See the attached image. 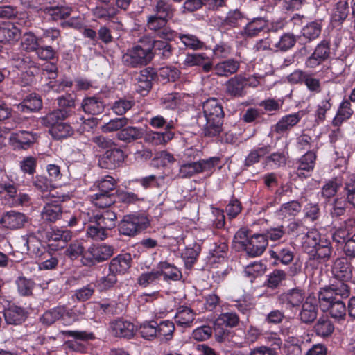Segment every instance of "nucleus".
Segmentation results:
<instances>
[{"label":"nucleus","mask_w":355,"mask_h":355,"mask_svg":"<svg viewBox=\"0 0 355 355\" xmlns=\"http://www.w3.org/2000/svg\"><path fill=\"white\" fill-rule=\"evenodd\" d=\"M315 334L322 338L330 336L334 331L332 322L327 317L320 318L313 327Z\"/></svg>","instance_id":"51"},{"label":"nucleus","mask_w":355,"mask_h":355,"mask_svg":"<svg viewBox=\"0 0 355 355\" xmlns=\"http://www.w3.org/2000/svg\"><path fill=\"white\" fill-rule=\"evenodd\" d=\"M83 111L87 114L98 115L105 110V104L102 98L96 96L85 97L81 103Z\"/></svg>","instance_id":"35"},{"label":"nucleus","mask_w":355,"mask_h":355,"mask_svg":"<svg viewBox=\"0 0 355 355\" xmlns=\"http://www.w3.org/2000/svg\"><path fill=\"white\" fill-rule=\"evenodd\" d=\"M329 202V213L332 218H338L345 214L348 203L347 199L336 198Z\"/></svg>","instance_id":"53"},{"label":"nucleus","mask_w":355,"mask_h":355,"mask_svg":"<svg viewBox=\"0 0 355 355\" xmlns=\"http://www.w3.org/2000/svg\"><path fill=\"white\" fill-rule=\"evenodd\" d=\"M171 41L160 38L154 40L151 47L148 48L151 54V60L153 57H157L161 60L171 59L175 50V48L170 44Z\"/></svg>","instance_id":"19"},{"label":"nucleus","mask_w":355,"mask_h":355,"mask_svg":"<svg viewBox=\"0 0 355 355\" xmlns=\"http://www.w3.org/2000/svg\"><path fill=\"white\" fill-rule=\"evenodd\" d=\"M39 41L34 33L26 32L21 37V49L28 53L35 52L37 57L43 60L54 59L57 54L56 50L52 46H40Z\"/></svg>","instance_id":"2"},{"label":"nucleus","mask_w":355,"mask_h":355,"mask_svg":"<svg viewBox=\"0 0 355 355\" xmlns=\"http://www.w3.org/2000/svg\"><path fill=\"white\" fill-rule=\"evenodd\" d=\"M239 318L238 315L233 312H227L220 314L214 322V332L218 340L226 339V329L220 326L225 325L226 327H235L239 324Z\"/></svg>","instance_id":"16"},{"label":"nucleus","mask_w":355,"mask_h":355,"mask_svg":"<svg viewBox=\"0 0 355 355\" xmlns=\"http://www.w3.org/2000/svg\"><path fill=\"white\" fill-rule=\"evenodd\" d=\"M21 31L12 23L0 24V43L12 44L20 38Z\"/></svg>","instance_id":"32"},{"label":"nucleus","mask_w":355,"mask_h":355,"mask_svg":"<svg viewBox=\"0 0 355 355\" xmlns=\"http://www.w3.org/2000/svg\"><path fill=\"white\" fill-rule=\"evenodd\" d=\"M110 328L112 334L119 338H132L136 331V328L133 323L123 319H118L110 322Z\"/></svg>","instance_id":"25"},{"label":"nucleus","mask_w":355,"mask_h":355,"mask_svg":"<svg viewBox=\"0 0 355 355\" xmlns=\"http://www.w3.org/2000/svg\"><path fill=\"white\" fill-rule=\"evenodd\" d=\"M76 96L74 94L67 93L57 98L58 107L49 112L47 121L53 122L57 119H67L73 113V109L76 107Z\"/></svg>","instance_id":"5"},{"label":"nucleus","mask_w":355,"mask_h":355,"mask_svg":"<svg viewBox=\"0 0 355 355\" xmlns=\"http://www.w3.org/2000/svg\"><path fill=\"white\" fill-rule=\"evenodd\" d=\"M318 301L321 310L328 312L332 318L338 321L345 319L347 308L344 300L318 297Z\"/></svg>","instance_id":"13"},{"label":"nucleus","mask_w":355,"mask_h":355,"mask_svg":"<svg viewBox=\"0 0 355 355\" xmlns=\"http://www.w3.org/2000/svg\"><path fill=\"white\" fill-rule=\"evenodd\" d=\"M239 68L240 62L234 58H230L214 65V71L218 76L227 77L235 74Z\"/></svg>","instance_id":"34"},{"label":"nucleus","mask_w":355,"mask_h":355,"mask_svg":"<svg viewBox=\"0 0 355 355\" xmlns=\"http://www.w3.org/2000/svg\"><path fill=\"white\" fill-rule=\"evenodd\" d=\"M15 284L19 294L21 296H30L33 293L35 282L31 279L19 276L15 280Z\"/></svg>","instance_id":"60"},{"label":"nucleus","mask_w":355,"mask_h":355,"mask_svg":"<svg viewBox=\"0 0 355 355\" xmlns=\"http://www.w3.org/2000/svg\"><path fill=\"white\" fill-rule=\"evenodd\" d=\"M342 186L341 180L336 177L326 181L321 187V197L325 202H330L331 199L336 196Z\"/></svg>","instance_id":"45"},{"label":"nucleus","mask_w":355,"mask_h":355,"mask_svg":"<svg viewBox=\"0 0 355 355\" xmlns=\"http://www.w3.org/2000/svg\"><path fill=\"white\" fill-rule=\"evenodd\" d=\"M116 138L126 144L132 143L144 137V130L140 127L127 125L116 135Z\"/></svg>","instance_id":"38"},{"label":"nucleus","mask_w":355,"mask_h":355,"mask_svg":"<svg viewBox=\"0 0 355 355\" xmlns=\"http://www.w3.org/2000/svg\"><path fill=\"white\" fill-rule=\"evenodd\" d=\"M28 221V217L26 214L14 210L5 212L0 218V224L12 230L23 228Z\"/></svg>","instance_id":"18"},{"label":"nucleus","mask_w":355,"mask_h":355,"mask_svg":"<svg viewBox=\"0 0 355 355\" xmlns=\"http://www.w3.org/2000/svg\"><path fill=\"white\" fill-rule=\"evenodd\" d=\"M299 318L302 323L311 324L315 321L318 315V306L315 299L310 297L301 305Z\"/></svg>","instance_id":"27"},{"label":"nucleus","mask_w":355,"mask_h":355,"mask_svg":"<svg viewBox=\"0 0 355 355\" xmlns=\"http://www.w3.org/2000/svg\"><path fill=\"white\" fill-rule=\"evenodd\" d=\"M151 61L149 49H144L140 45H136L127 50L122 56V62L128 67H140Z\"/></svg>","instance_id":"9"},{"label":"nucleus","mask_w":355,"mask_h":355,"mask_svg":"<svg viewBox=\"0 0 355 355\" xmlns=\"http://www.w3.org/2000/svg\"><path fill=\"white\" fill-rule=\"evenodd\" d=\"M218 162V158L211 157L208 159H202L198 162H187L180 164L178 177L188 178L196 174L211 171Z\"/></svg>","instance_id":"8"},{"label":"nucleus","mask_w":355,"mask_h":355,"mask_svg":"<svg viewBox=\"0 0 355 355\" xmlns=\"http://www.w3.org/2000/svg\"><path fill=\"white\" fill-rule=\"evenodd\" d=\"M131 122V120L127 117L114 118L110 120L107 123L103 125L101 130L103 132H119L124 126H126Z\"/></svg>","instance_id":"59"},{"label":"nucleus","mask_w":355,"mask_h":355,"mask_svg":"<svg viewBox=\"0 0 355 355\" xmlns=\"http://www.w3.org/2000/svg\"><path fill=\"white\" fill-rule=\"evenodd\" d=\"M3 315L7 324L19 325L25 321L27 312L24 308L13 304L4 309Z\"/></svg>","instance_id":"29"},{"label":"nucleus","mask_w":355,"mask_h":355,"mask_svg":"<svg viewBox=\"0 0 355 355\" xmlns=\"http://www.w3.org/2000/svg\"><path fill=\"white\" fill-rule=\"evenodd\" d=\"M195 316L196 313L191 308L187 306H180L177 309L174 320L178 326L188 328L192 326Z\"/></svg>","instance_id":"37"},{"label":"nucleus","mask_w":355,"mask_h":355,"mask_svg":"<svg viewBox=\"0 0 355 355\" xmlns=\"http://www.w3.org/2000/svg\"><path fill=\"white\" fill-rule=\"evenodd\" d=\"M354 111L351 107L350 101H343L338 107L337 113L332 121V125L340 126L345 121L349 119L353 114Z\"/></svg>","instance_id":"49"},{"label":"nucleus","mask_w":355,"mask_h":355,"mask_svg":"<svg viewBox=\"0 0 355 355\" xmlns=\"http://www.w3.org/2000/svg\"><path fill=\"white\" fill-rule=\"evenodd\" d=\"M87 223L88 224L87 227V235L88 237L96 241H103L107 237L108 232L96 223L90 217V214H87Z\"/></svg>","instance_id":"46"},{"label":"nucleus","mask_w":355,"mask_h":355,"mask_svg":"<svg viewBox=\"0 0 355 355\" xmlns=\"http://www.w3.org/2000/svg\"><path fill=\"white\" fill-rule=\"evenodd\" d=\"M205 119L223 120L224 112L222 105L216 98L207 99L202 105Z\"/></svg>","instance_id":"31"},{"label":"nucleus","mask_w":355,"mask_h":355,"mask_svg":"<svg viewBox=\"0 0 355 355\" xmlns=\"http://www.w3.org/2000/svg\"><path fill=\"white\" fill-rule=\"evenodd\" d=\"M304 115V111L301 110L282 116L275 125V132L276 133H282L290 130L300 121Z\"/></svg>","instance_id":"33"},{"label":"nucleus","mask_w":355,"mask_h":355,"mask_svg":"<svg viewBox=\"0 0 355 355\" xmlns=\"http://www.w3.org/2000/svg\"><path fill=\"white\" fill-rule=\"evenodd\" d=\"M352 264L345 258L340 257L333 262L331 272L334 280L350 282L352 278Z\"/></svg>","instance_id":"20"},{"label":"nucleus","mask_w":355,"mask_h":355,"mask_svg":"<svg viewBox=\"0 0 355 355\" xmlns=\"http://www.w3.org/2000/svg\"><path fill=\"white\" fill-rule=\"evenodd\" d=\"M168 20L164 18L150 15L147 17L146 27L155 37L164 40H174L177 32L167 26Z\"/></svg>","instance_id":"6"},{"label":"nucleus","mask_w":355,"mask_h":355,"mask_svg":"<svg viewBox=\"0 0 355 355\" xmlns=\"http://www.w3.org/2000/svg\"><path fill=\"white\" fill-rule=\"evenodd\" d=\"M150 225L148 218L144 214L124 216L118 227L120 234L133 237L145 230Z\"/></svg>","instance_id":"3"},{"label":"nucleus","mask_w":355,"mask_h":355,"mask_svg":"<svg viewBox=\"0 0 355 355\" xmlns=\"http://www.w3.org/2000/svg\"><path fill=\"white\" fill-rule=\"evenodd\" d=\"M322 239H325L321 237V235L318 230L313 229L306 231L304 236L302 238V248L304 250L309 254V252L313 250L319 243H321Z\"/></svg>","instance_id":"48"},{"label":"nucleus","mask_w":355,"mask_h":355,"mask_svg":"<svg viewBox=\"0 0 355 355\" xmlns=\"http://www.w3.org/2000/svg\"><path fill=\"white\" fill-rule=\"evenodd\" d=\"M347 202L355 208V174H350L345 182Z\"/></svg>","instance_id":"64"},{"label":"nucleus","mask_w":355,"mask_h":355,"mask_svg":"<svg viewBox=\"0 0 355 355\" xmlns=\"http://www.w3.org/2000/svg\"><path fill=\"white\" fill-rule=\"evenodd\" d=\"M270 146L267 145L251 150L245 159L244 166L250 167L258 163L261 157L270 153Z\"/></svg>","instance_id":"54"},{"label":"nucleus","mask_w":355,"mask_h":355,"mask_svg":"<svg viewBox=\"0 0 355 355\" xmlns=\"http://www.w3.org/2000/svg\"><path fill=\"white\" fill-rule=\"evenodd\" d=\"M302 209L301 204L297 200H291L284 203L278 210V215L284 218L295 216Z\"/></svg>","instance_id":"55"},{"label":"nucleus","mask_w":355,"mask_h":355,"mask_svg":"<svg viewBox=\"0 0 355 355\" xmlns=\"http://www.w3.org/2000/svg\"><path fill=\"white\" fill-rule=\"evenodd\" d=\"M322 28V19H316L306 24L301 30L302 36L307 42H312L321 34Z\"/></svg>","instance_id":"43"},{"label":"nucleus","mask_w":355,"mask_h":355,"mask_svg":"<svg viewBox=\"0 0 355 355\" xmlns=\"http://www.w3.org/2000/svg\"><path fill=\"white\" fill-rule=\"evenodd\" d=\"M268 31V21L263 17H256L245 25L240 34L245 38H253L259 36L261 33H266Z\"/></svg>","instance_id":"23"},{"label":"nucleus","mask_w":355,"mask_h":355,"mask_svg":"<svg viewBox=\"0 0 355 355\" xmlns=\"http://www.w3.org/2000/svg\"><path fill=\"white\" fill-rule=\"evenodd\" d=\"M157 73L153 67H146L134 75L136 91L142 96L146 95L153 87V82L156 80Z\"/></svg>","instance_id":"12"},{"label":"nucleus","mask_w":355,"mask_h":355,"mask_svg":"<svg viewBox=\"0 0 355 355\" xmlns=\"http://www.w3.org/2000/svg\"><path fill=\"white\" fill-rule=\"evenodd\" d=\"M16 67L21 69L22 71L26 70V75L28 76L26 84H29L33 82L35 73L38 70L37 63L35 62L29 56L24 55L19 58L17 60Z\"/></svg>","instance_id":"40"},{"label":"nucleus","mask_w":355,"mask_h":355,"mask_svg":"<svg viewBox=\"0 0 355 355\" xmlns=\"http://www.w3.org/2000/svg\"><path fill=\"white\" fill-rule=\"evenodd\" d=\"M245 84V76L236 75L226 81L225 92L231 97H242L246 94Z\"/></svg>","instance_id":"26"},{"label":"nucleus","mask_w":355,"mask_h":355,"mask_svg":"<svg viewBox=\"0 0 355 355\" xmlns=\"http://www.w3.org/2000/svg\"><path fill=\"white\" fill-rule=\"evenodd\" d=\"M176 37H178L186 48L192 50H198L203 47L204 42L197 36L193 34H184L177 33Z\"/></svg>","instance_id":"58"},{"label":"nucleus","mask_w":355,"mask_h":355,"mask_svg":"<svg viewBox=\"0 0 355 355\" xmlns=\"http://www.w3.org/2000/svg\"><path fill=\"white\" fill-rule=\"evenodd\" d=\"M49 113L40 118V123L44 127L49 128V132L55 140H62L72 137L74 129L69 123L63 122L65 119H57L53 122L47 121Z\"/></svg>","instance_id":"7"},{"label":"nucleus","mask_w":355,"mask_h":355,"mask_svg":"<svg viewBox=\"0 0 355 355\" xmlns=\"http://www.w3.org/2000/svg\"><path fill=\"white\" fill-rule=\"evenodd\" d=\"M21 242L24 248L36 256H40L42 252L41 250V243L38 241L34 234H28L21 236Z\"/></svg>","instance_id":"52"},{"label":"nucleus","mask_w":355,"mask_h":355,"mask_svg":"<svg viewBox=\"0 0 355 355\" xmlns=\"http://www.w3.org/2000/svg\"><path fill=\"white\" fill-rule=\"evenodd\" d=\"M349 282L333 279L329 285L320 290L318 297L344 300L350 295L351 288Z\"/></svg>","instance_id":"10"},{"label":"nucleus","mask_w":355,"mask_h":355,"mask_svg":"<svg viewBox=\"0 0 355 355\" xmlns=\"http://www.w3.org/2000/svg\"><path fill=\"white\" fill-rule=\"evenodd\" d=\"M123 160V151L114 147L99 157L98 164L102 168L112 170L119 166Z\"/></svg>","instance_id":"17"},{"label":"nucleus","mask_w":355,"mask_h":355,"mask_svg":"<svg viewBox=\"0 0 355 355\" xmlns=\"http://www.w3.org/2000/svg\"><path fill=\"white\" fill-rule=\"evenodd\" d=\"M65 306L60 305L46 311L39 318L45 326H51L64 315Z\"/></svg>","instance_id":"44"},{"label":"nucleus","mask_w":355,"mask_h":355,"mask_svg":"<svg viewBox=\"0 0 355 355\" xmlns=\"http://www.w3.org/2000/svg\"><path fill=\"white\" fill-rule=\"evenodd\" d=\"M205 121L206 123L202 128V134L205 137H213L220 133L223 120L205 119Z\"/></svg>","instance_id":"57"},{"label":"nucleus","mask_w":355,"mask_h":355,"mask_svg":"<svg viewBox=\"0 0 355 355\" xmlns=\"http://www.w3.org/2000/svg\"><path fill=\"white\" fill-rule=\"evenodd\" d=\"M304 298V292L299 288H294L279 294L277 296V302L282 309L292 311L299 309Z\"/></svg>","instance_id":"11"},{"label":"nucleus","mask_w":355,"mask_h":355,"mask_svg":"<svg viewBox=\"0 0 355 355\" xmlns=\"http://www.w3.org/2000/svg\"><path fill=\"white\" fill-rule=\"evenodd\" d=\"M286 279V273L284 270L275 269L268 275L266 282V286L271 289L278 288Z\"/></svg>","instance_id":"63"},{"label":"nucleus","mask_w":355,"mask_h":355,"mask_svg":"<svg viewBox=\"0 0 355 355\" xmlns=\"http://www.w3.org/2000/svg\"><path fill=\"white\" fill-rule=\"evenodd\" d=\"M315 153L312 150H308L297 162L296 173L298 176L306 177L314 168Z\"/></svg>","instance_id":"36"},{"label":"nucleus","mask_w":355,"mask_h":355,"mask_svg":"<svg viewBox=\"0 0 355 355\" xmlns=\"http://www.w3.org/2000/svg\"><path fill=\"white\" fill-rule=\"evenodd\" d=\"M87 252L84 246V242L81 241H74L69 244L65 250V255L71 260H75L79 257L83 259L84 254Z\"/></svg>","instance_id":"61"},{"label":"nucleus","mask_w":355,"mask_h":355,"mask_svg":"<svg viewBox=\"0 0 355 355\" xmlns=\"http://www.w3.org/2000/svg\"><path fill=\"white\" fill-rule=\"evenodd\" d=\"M157 268L165 281H179L182 277L180 270L167 261L159 262Z\"/></svg>","instance_id":"41"},{"label":"nucleus","mask_w":355,"mask_h":355,"mask_svg":"<svg viewBox=\"0 0 355 355\" xmlns=\"http://www.w3.org/2000/svg\"><path fill=\"white\" fill-rule=\"evenodd\" d=\"M98 192L91 196L92 203L97 207L106 208L115 202L114 191L116 182L110 175H105L96 182Z\"/></svg>","instance_id":"1"},{"label":"nucleus","mask_w":355,"mask_h":355,"mask_svg":"<svg viewBox=\"0 0 355 355\" xmlns=\"http://www.w3.org/2000/svg\"><path fill=\"white\" fill-rule=\"evenodd\" d=\"M239 243L243 247L246 254L250 257L261 256L268 245V242L261 234H255L246 241H241Z\"/></svg>","instance_id":"14"},{"label":"nucleus","mask_w":355,"mask_h":355,"mask_svg":"<svg viewBox=\"0 0 355 355\" xmlns=\"http://www.w3.org/2000/svg\"><path fill=\"white\" fill-rule=\"evenodd\" d=\"M334 249L330 241L322 239L313 250L309 252V260L315 261L318 263H324L330 260Z\"/></svg>","instance_id":"24"},{"label":"nucleus","mask_w":355,"mask_h":355,"mask_svg":"<svg viewBox=\"0 0 355 355\" xmlns=\"http://www.w3.org/2000/svg\"><path fill=\"white\" fill-rule=\"evenodd\" d=\"M271 258L275 261L274 266H277L279 263L284 265H288L294 259V252L288 247L276 248L269 252Z\"/></svg>","instance_id":"42"},{"label":"nucleus","mask_w":355,"mask_h":355,"mask_svg":"<svg viewBox=\"0 0 355 355\" xmlns=\"http://www.w3.org/2000/svg\"><path fill=\"white\" fill-rule=\"evenodd\" d=\"M157 327L158 324L156 321H145L140 324L139 331L142 338L151 340L157 337Z\"/></svg>","instance_id":"62"},{"label":"nucleus","mask_w":355,"mask_h":355,"mask_svg":"<svg viewBox=\"0 0 355 355\" xmlns=\"http://www.w3.org/2000/svg\"><path fill=\"white\" fill-rule=\"evenodd\" d=\"M114 253V248L105 243L92 245L87 249L81 259V263L85 266H94L109 259Z\"/></svg>","instance_id":"4"},{"label":"nucleus","mask_w":355,"mask_h":355,"mask_svg":"<svg viewBox=\"0 0 355 355\" xmlns=\"http://www.w3.org/2000/svg\"><path fill=\"white\" fill-rule=\"evenodd\" d=\"M201 248L200 245L195 243L192 247H187L182 253V258L184 261L187 268H191L197 261Z\"/></svg>","instance_id":"56"},{"label":"nucleus","mask_w":355,"mask_h":355,"mask_svg":"<svg viewBox=\"0 0 355 355\" xmlns=\"http://www.w3.org/2000/svg\"><path fill=\"white\" fill-rule=\"evenodd\" d=\"M69 199L68 195L57 197V199L46 203L41 212L42 218L47 222L53 223L58 220L64 214L60 202Z\"/></svg>","instance_id":"21"},{"label":"nucleus","mask_w":355,"mask_h":355,"mask_svg":"<svg viewBox=\"0 0 355 355\" xmlns=\"http://www.w3.org/2000/svg\"><path fill=\"white\" fill-rule=\"evenodd\" d=\"M266 265L262 261H254L246 266L243 270V275L248 277L250 282L258 277H261L266 272Z\"/></svg>","instance_id":"50"},{"label":"nucleus","mask_w":355,"mask_h":355,"mask_svg":"<svg viewBox=\"0 0 355 355\" xmlns=\"http://www.w3.org/2000/svg\"><path fill=\"white\" fill-rule=\"evenodd\" d=\"M173 128V123L171 121L164 132H148L145 135L144 139L146 142L155 146L164 144L173 138L174 132L171 130Z\"/></svg>","instance_id":"30"},{"label":"nucleus","mask_w":355,"mask_h":355,"mask_svg":"<svg viewBox=\"0 0 355 355\" xmlns=\"http://www.w3.org/2000/svg\"><path fill=\"white\" fill-rule=\"evenodd\" d=\"M153 10L154 15L169 21L173 17L175 8L168 0H157Z\"/></svg>","instance_id":"47"},{"label":"nucleus","mask_w":355,"mask_h":355,"mask_svg":"<svg viewBox=\"0 0 355 355\" xmlns=\"http://www.w3.org/2000/svg\"><path fill=\"white\" fill-rule=\"evenodd\" d=\"M132 258L130 253L121 254L113 258L109 264V271L115 275H123L131 267Z\"/></svg>","instance_id":"28"},{"label":"nucleus","mask_w":355,"mask_h":355,"mask_svg":"<svg viewBox=\"0 0 355 355\" xmlns=\"http://www.w3.org/2000/svg\"><path fill=\"white\" fill-rule=\"evenodd\" d=\"M37 134L31 131L21 130L10 135V141L15 150H26L35 142Z\"/></svg>","instance_id":"22"},{"label":"nucleus","mask_w":355,"mask_h":355,"mask_svg":"<svg viewBox=\"0 0 355 355\" xmlns=\"http://www.w3.org/2000/svg\"><path fill=\"white\" fill-rule=\"evenodd\" d=\"M71 237V232L63 228H52L45 233L48 245L53 250L64 248Z\"/></svg>","instance_id":"15"},{"label":"nucleus","mask_w":355,"mask_h":355,"mask_svg":"<svg viewBox=\"0 0 355 355\" xmlns=\"http://www.w3.org/2000/svg\"><path fill=\"white\" fill-rule=\"evenodd\" d=\"M48 19L58 21L70 16L73 9L68 6H44L41 8Z\"/></svg>","instance_id":"39"}]
</instances>
